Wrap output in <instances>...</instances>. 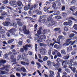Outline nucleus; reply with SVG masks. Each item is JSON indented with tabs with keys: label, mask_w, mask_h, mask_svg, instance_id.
Returning a JSON list of instances; mask_svg holds the SVG:
<instances>
[{
	"label": "nucleus",
	"mask_w": 77,
	"mask_h": 77,
	"mask_svg": "<svg viewBox=\"0 0 77 77\" xmlns=\"http://www.w3.org/2000/svg\"><path fill=\"white\" fill-rule=\"evenodd\" d=\"M71 39L70 38L67 39L65 42V43H64L63 44V45L64 46H68L69 45L71 44V45H73V44H75V41H74L73 42L72 41H71Z\"/></svg>",
	"instance_id": "1"
},
{
	"label": "nucleus",
	"mask_w": 77,
	"mask_h": 77,
	"mask_svg": "<svg viewBox=\"0 0 77 77\" xmlns=\"http://www.w3.org/2000/svg\"><path fill=\"white\" fill-rule=\"evenodd\" d=\"M56 62H57L56 63L54 62L53 63L52 65L54 67L60 66V62L62 63L63 62V60L60 59L59 58H58L56 60Z\"/></svg>",
	"instance_id": "2"
},
{
	"label": "nucleus",
	"mask_w": 77,
	"mask_h": 77,
	"mask_svg": "<svg viewBox=\"0 0 77 77\" xmlns=\"http://www.w3.org/2000/svg\"><path fill=\"white\" fill-rule=\"evenodd\" d=\"M28 5L29 7V10L30 11H32L33 9H35L37 8V6H38V5L37 4H34L33 5H30V4L29 3L28 4Z\"/></svg>",
	"instance_id": "3"
},
{
	"label": "nucleus",
	"mask_w": 77,
	"mask_h": 77,
	"mask_svg": "<svg viewBox=\"0 0 77 77\" xmlns=\"http://www.w3.org/2000/svg\"><path fill=\"white\" fill-rule=\"evenodd\" d=\"M47 20L48 21H51V23L49 24L51 26H53L55 24V22H54V20L50 16L48 17L47 18Z\"/></svg>",
	"instance_id": "4"
},
{
	"label": "nucleus",
	"mask_w": 77,
	"mask_h": 77,
	"mask_svg": "<svg viewBox=\"0 0 77 77\" xmlns=\"http://www.w3.org/2000/svg\"><path fill=\"white\" fill-rule=\"evenodd\" d=\"M9 4L14 6V8H16L17 6V2L15 1H11L9 2Z\"/></svg>",
	"instance_id": "5"
},
{
	"label": "nucleus",
	"mask_w": 77,
	"mask_h": 77,
	"mask_svg": "<svg viewBox=\"0 0 77 77\" xmlns=\"http://www.w3.org/2000/svg\"><path fill=\"white\" fill-rule=\"evenodd\" d=\"M7 15L8 13L6 12L2 13L1 14V16H0V19L1 20H3V19H4V18L6 17V15Z\"/></svg>",
	"instance_id": "6"
},
{
	"label": "nucleus",
	"mask_w": 77,
	"mask_h": 77,
	"mask_svg": "<svg viewBox=\"0 0 77 77\" xmlns=\"http://www.w3.org/2000/svg\"><path fill=\"white\" fill-rule=\"evenodd\" d=\"M17 71H22L23 72H26V70L24 67H22L21 68H17Z\"/></svg>",
	"instance_id": "7"
},
{
	"label": "nucleus",
	"mask_w": 77,
	"mask_h": 77,
	"mask_svg": "<svg viewBox=\"0 0 77 77\" xmlns=\"http://www.w3.org/2000/svg\"><path fill=\"white\" fill-rule=\"evenodd\" d=\"M17 6H19L18 8V10H21L22 9V7L21 6L22 5V2L20 1H18L17 3Z\"/></svg>",
	"instance_id": "8"
},
{
	"label": "nucleus",
	"mask_w": 77,
	"mask_h": 77,
	"mask_svg": "<svg viewBox=\"0 0 77 77\" xmlns=\"http://www.w3.org/2000/svg\"><path fill=\"white\" fill-rule=\"evenodd\" d=\"M69 64V60H65L63 61V62L62 63V66H64V65H68Z\"/></svg>",
	"instance_id": "9"
},
{
	"label": "nucleus",
	"mask_w": 77,
	"mask_h": 77,
	"mask_svg": "<svg viewBox=\"0 0 77 77\" xmlns=\"http://www.w3.org/2000/svg\"><path fill=\"white\" fill-rule=\"evenodd\" d=\"M31 47V45H28V44H26L25 46H23V48H24L25 49V51H27V50H28V47Z\"/></svg>",
	"instance_id": "10"
},
{
	"label": "nucleus",
	"mask_w": 77,
	"mask_h": 77,
	"mask_svg": "<svg viewBox=\"0 0 77 77\" xmlns=\"http://www.w3.org/2000/svg\"><path fill=\"white\" fill-rule=\"evenodd\" d=\"M9 32L13 35H15V29H11L10 30H9Z\"/></svg>",
	"instance_id": "11"
},
{
	"label": "nucleus",
	"mask_w": 77,
	"mask_h": 77,
	"mask_svg": "<svg viewBox=\"0 0 77 77\" xmlns=\"http://www.w3.org/2000/svg\"><path fill=\"white\" fill-rule=\"evenodd\" d=\"M53 5L52 6V8H53L54 10H56L57 9V8L56 7V4L55 3H53Z\"/></svg>",
	"instance_id": "12"
},
{
	"label": "nucleus",
	"mask_w": 77,
	"mask_h": 77,
	"mask_svg": "<svg viewBox=\"0 0 77 77\" xmlns=\"http://www.w3.org/2000/svg\"><path fill=\"white\" fill-rule=\"evenodd\" d=\"M10 24V22H9L5 21V22H3L2 23L3 25L4 26H8Z\"/></svg>",
	"instance_id": "13"
},
{
	"label": "nucleus",
	"mask_w": 77,
	"mask_h": 77,
	"mask_svg": "<svg viewBox=\"0 0 77 77\" xmlns=\"http://www.w3.org/2000/svg\"><path fill=\"white\" fill-rule=\"evenodd\" d=\"M50 74L49 75V77H54V73L52 71H50L49 72Z\"/></svg>",
	"instance_id": "14"
},
{
	"label": "nucleus",
	"mask_w": 77,
	"mask_h": 77,
	"mask_svg": "<svg viewBox=\"0 0 77 77\" xmlns=\"http://www.w3.org/2000/svg\"><path fill=\"white\" fill-rule=\"evenodd\" d=\"M41 30H38L37 31V34H35V36H37V38H39V35H41Z\"/></svg>",
	"instance_id": "15"
},
{
	"label": "nucleus",
	"mask_w": 77,
	"mask_h": 77,
	"mask_svg": "<svg viewBox=\"0 0 77 77\" xmlns=\"http://www.w3.org/2000/svg\"><path fill=\"white\" fill-rule=\"evenodd\" d=\"M47 64L49 68H51V61L48 60L47 61Z\"/></svg>",
	"instance_id": "16"
},
{
	"label": "nucleus",
	"mask_w": 77,
	"mask_h": 77,
	"mask_svg": "<svg viewBox=\"0 0 77 77\" xmlns=\"http://www.w3.org/2000/svg\"><path fill=\"white\" fill-rule=\"evenodd\" d=\"M27 15V12L26 11L22 12V13L20 14L21 18H23L24 17V15Z\"/></svg>",
	"instance_id": "17"
},
{
	"label": "nucleus",
	"mask_w": 77,
	"mask_h": 77,
	"mask_svg": "<svg viewBox=\"0 0 77 77\" xmlns=\"http://www.w3.org/2000/svg\"><path fill=\"white\" fill-rule=\"evenodd\" d=\"M20 63L21 65H23V66H24L25 65H29V63H26L25 62L21 61L20 62Z\"/></svg>",
	"instance_id": "18"
},
{
	"label": "nucleus",
	"mask_w": 77,
	"mask_h": 77,
	"mask_svg": "<svg viewBox=\"0 0 77 77\" xmlns=\"http://www.w3.org/2000/svg\"><path fill=\"white\" fill-rule=\"evenodd\" d=\"M69 57H70L69 54H68L66 56H64L63 58L64 59H65V60H67V59H69Z\"/></svg>",
	"instance_id": "19"
},
{
	"label": "nucleus",
	"mask_w": 77,
	"mask_h": 77,
	"mask_svg": "<svg viewBox=\"0 0 77 77\" xmlns=\"http://www.w3.org/2000/svg\"><path fill=\"white\" fill-rule=\"evenodd\" d=\"M23 32H24V34H26V35H29L30 33V31L29 30H27V29H26L23 31Z\"/></svg>",
	"instance_id": "20"
},
{
	"label": "nucleus",
	"mask_w": 77,
	"mask_h": 77,
	"mask_svg": "<svg viewBox=\"0 0 77 77\" xmlns=\"http://www.w3.org/2000/svg\"><path fill=\"white\" fill-rule=\"evenodd\" d=\"M65 70L66 72L68 73V74H69L71 72V71H70V69H68V68H66L65 69Z\"/></svg>",
	"instance_id": "21"
},
{
	"label": "nucleus",
	"mask_w": 77,
	"mask_h": 77,
	"mask_svg": "<svg viewBox=\"0 0 77 77\" xmlns=\"http://www.w3.org/2000/svg\"><path fill=\"white\" fill-rule=\"evenodd\" d=\"M57 3H58L57 4V5L58 6H61V3H60V0H56V1Z\"/></svg>",
	"instance_id": "22"
},
{
	"label": "nucleus",
	"mask_w": 77,
	"mask_h": 77,
	"mask_svg": "<svg viewBox=\"0 0 77 77\" xmlns=\"http://www.w3.org/2000/svg\"><path fill=\"white\" fill-rule=\"evenodd\" d=\"M17 24L20 27H22L23 26V23L20 21H18L17 22Z\"/></svg>",
	"instance_id": "23"
},
{
	"label": "nucleus",
	"mask_w": 77,
	"mask_h": 77,
	"mask_svg": "<svg viewBox=\"0 0 77 77\" xmlns=\"http://www.w3.org/2000/svg\"><path fill=\"white\" fill-rule=\"evenodd\" d=\"M37 38L38 39L37 41V42L40 43V42H42V38H41L37 37Z\"/></svg>",
	"instance_id": "24"
},
{
	"label": "nucleus",
	"mask_w": 77,
	"mask_h": 77,
	"mask_svg": "<svg viewBox=\"0 0 77 77\" xmlns=\"http://www.w3.org/2000/svg\"><path fill=\"white\" fill-rule=\"evenodd\" d=\"M29 7L28 5L25 6L24 8V10L25 11H28L29 10Z\"/></svg>",
	"instance_id": "25"
},
{
	"label": "nucleus",
	"mask_w": 77,
	"mask_h": 77,
	"mask_svg": "<svg viewBox=\"0 0 77 77\" xmlns=\"http://www.w3.org/2000/svg\"><path fill=\"white\" fill-rule=\"evenodd\" d=\"M54 14H53L54 15H57L59 14V11H54Z\"/></svg>",
	"instance_id": "26"
},
{
	"label": "nucleus",
	"mask_w": 77,
	"mask_h": 77,
	"mask_svg": "<svg viewBox=\"0 0 77 77\" xmlns=\"http://www.w3.org/2000/svg\"><path fill=\"white\" fill-rule=\"evenodd\" d=\"M39 38H40L42 39H46V37L45 35H41Z\"/></svg>",
	"instance_id": "27"
},
{
	"label": "nucleus",
	"mask_w": 77,
	"mask_h": 77,
	"mask_svg": "<svg viewBox=\"0 0 77 77\" xmlns=\"http://www.w3.org/2000/svg\"><path fill=\"white\" fill-rule=\"evenodd\" d=\"M14 39H11L8 41V44H11V43H12V42H14Z\"/></svg>",
	"instance_id": "28"
},
{
	"label": "nucleus",
	"mask_w": 77,
	"mask_h": 77,
	"mask_svg": "<svg viewBox=\"0 0 77 77\" xmlns=\"http://www.w3.org/2000/svg\"><path fill=\"white\" fill-rule=\"evenodd\" d=\"M72 49V46L70 47L69 46L67 48V51H69V50L70 51H71V50Z\"/></svg>",
	"instance_id": "29"
},
{
	"label": "nucleus",
	"mask_w": 77,
	"mask_h": 77,
	"mask_svg": "<svg viewBox=\"0 0 77 77\" xmlns=\"http://www.w3.org/2000/svg\"><path fill=\"white\" fill-rule=\"evenodd\" d=\"M38 27V24H35L34 25V32H35L37 30V27Z\"/></svg>",
	"instance_id": "30"
},
{
	"label": "nucleus",
	"mask_w": 77,
	"mask_h": 77,
	"mask_svg": "<svg viewBox=\"0 0 77 77\" xmlns=\"http://www.w3.org/2000/svg\"><path fill=\"white\" fill-rule=\"evenodd\" d=\"M12 52L13 53V54H14V55L17 54V52H16V50L15 49H13L12 51Z\"/></svg>",
	"instance_id": "31"
},
{
	"label": "nucleus",
	"mask_w": 77,
	"mask_h": 77,
	"mask_svg": "<svg viewBox=\"0 0 77 77\" xmlns=\"http://www.w3.org/2000/svg\"><path fill=\"white\" fill-rule=\"evenodd\" d=\"M6 62H7V61L6 60H2L0 61V64L1 63H6Z\"/></svg>",
	"instance_id": "32"
},
{
	"label": "nucleus",
	"mask_w": 77,
	"mask_h": 77,
	"mask_svg": "<svg viewBox=\"0 0 77 77\" xmlns=\"http://www.w3.org/2000/svg\"><path fill=\"white\" fill-rule=\"evenodd\" d=\"M55 18L56 20H60L61 19V17L59 16H55Z\"/></svg>",
	"instance_id": "33"
},
{
	"label": "nucleus",
	"mask_w": 77,
	"mask_h": 77,
	"mask_svg": "<svg viewBox=\"0 0 77 77\" xmlns=\"http://www.w3.org/2000/svg\"><path fill=\"white\" fill-rule=\"evenodd\" d=\"M61 54H64V55H66V53L65 52V50H61Z\"/></svg>",
	"instance_id": "34"
},
{
	"label": "nucleus",
	"mask_w": 77,
	"mask_h": 77,
	"mask_svg": "<svg viewBox=\"0 0 77 77\" xmlns=\"http://www.w3.org/2000/svg\"><path fill=\"white\" fill-rule=\"evenodd\" d=\"M48 59V58L47 57L45 56L43 59V61H46V60H47Z\"/></svg>",
	"instance_id": "35"
},
{
	"label": "nucleus",
	"mask_w": 77,
	"mask_h": 77,
	"mask_svg": "<svg viewBox=\"0 0 77 77\" xmlns=\"http://www.w3.org/2000/svg\"><path fill=\"white\" fill-rule=\"evenodd\" d=\"M68 25H69V26H70L72 25V20H68Z\"/></svg>",
	"instance_id": "36"
},
{
	"label": "nucleus",
	"mask_w": 77,
	"mask_h": 77,
	"mask_svg": "<svg viewBox=\"0 0 77 77\" xmlns=\"http://www.w3.org/2000/svg\"><path fill=\"white\" fill-rule=\"evenodd\" d=\"M3 4H8L9 3V1L8 0H5L2 2Z\"/></svg>",
	"instance_id": "37"
},
{
	"label": "nucleus",
	"mask_w": 77,
	"mask_h": 77,
	"mask_svg": "<svg viewBox=\"0 0 77 77\" xmlns=\"http://www.w3.org/2000/svg\"><path fill=\"white\" fill-rule=\"evenodd\" d=\"M1 72V74L2 75H5V74H6V71H0Z\"/></svg>",
	"instance_id": "38"
},
{
	"label": "nucleus",
	"mask_w": 77,
	"mask_h": 77,
	"mask_svg": "<svg viewBox=\"0 0 77 77\" xmlns=\"http://www.w3.org/2000/svg\"><path fill=\"white\" fill-rule=\"evenodd\" d=\"M75 35V34H74L71 33L69 35V37L70 38H72L74 37Z\"/></svg>",
	"instance_id": "39"
},
{
	"label": "nucleus",
	"mask_w": 77,
	"mask_h": 77,
	"mask_svg": "<svg viewBox=\"0 0 77 77\" xmlns=\"http://www.w3.org/2000/svg\"><path fill=\"white\" fill-rule=\"evenodd\" d=\"M62 15L63 17H66L67 16V14L66 13L63 12L62 13Z\"/></svg>",
	"instance_id": "40"
},
{
	"label": "nucleus",
	"mask_w": 77,
	"mask_h": 77,
	"mask_svg": "<svg viewBox=\"0 0 77 77\" xmlns=\"http://www.w3.org/2000/svg\"><path fill=\"white\" fill-rule=\"evenodd\" d=\"M14 57H15V56L14 55H11L10 57V59H11V60H13L14 59Z\"/></svg>",
	"instance_id": "41"
},
{
	"label": "nucleus",
	"mask_w": 77,
	"mask_h": 77,
	"mask_svg": "<svg viewBox=\"0 0 77 77\" xmlns=\"http://www.w3.org/2000/svg\"><path fill=\"white\" fill-rule=\"evenodd\" d=\"M60 30V28H56L54 29V30L56 32L59 31Z\"/></svg>",
	"instance_id": "42"
},
{
	"label": "nucleus",
	"mask_w": 77,
	"mask_h": 77,
	"mask_svg": "<svg viewBox=\"0 0 77 77\" xmlns=\"http://www.w3.org/2000/svg\"><path fill=\"white\" fill-rule=\"evenodd\" d=\"M75 9V7H73L72 8H70V11L73 12L74 10Z\"/></svg>",
	"instance_id": "43"
},
{
	"label": "nucleus",
	"mask_w": 77,
	"mask_h": 77,
	"mask_svg": "<svg viewBox=\"0 0 77 77\" xmlns=\"http://www.w3.org/2000/svg\"><path fill=\"white\" fill-rule=\"evenodd\" d=\"M4 57L5 59H8V54H5L4 55Z\"/></svg>",
	"instance_id": "44"
},
{
	"label": "nucleus",
	"mask_w": 77,
	"mask_h": 77,
	"mask_svg": "<svg viewBox=\"0 0 77 77\" xmlns=\"http://www.w3.org/2000/svg\"><path fill=\"white\" fill-rule=\"evenodd\" d=\"M13 26L14 27L17 28V24L16 23H13Z\"/></svg>",
	"instance_id": "45"
},
{
	"label": "nucleus",
	"mask_w": 77,
	"mask_h": 77,
	"mask_svg": "<svg viewBox=\"0 0 77 77\" xmlns=\"http://www.w3.org/2000/svg\"><path fill=\"white\" fill-rule=\"evenodd\" d=\"M22 28L23 29L22 30L23 31H24V30H26V25H24L22 27Z\"/></svg>",
	"instance_id": "46"
},
{
	"label": "nucleus",
	"mask_w": 77,
	"mask_h": 77,
	"mask_svg": "<svg viewBox=\"0 0 77 77\" xmlns=\"http://www.w3.org/2000/svg\"><path fill=\"white\" fill-rule=\"evenodd\" d=\"M69 18L70 20H73V21H76V19H75V18H74L72 17H69Z\"/></svg>",
	"instance_id": "47"
},
{
	"label": "nucleus",
	"mask_w": 77,
	"mask_h": 77,
	"mask_svg": "<svg viewBox=\"0 0 77 77\" xmlns=\"http://www.w3.org/2000/svg\"><path fill=\"white\" fill-rule=\"evenodd\" d=\"M22 59H25V58H26L25 57H26V56L25 55V54L23 53L22 54Z\"/></svg>",
	"instance_id": "48"
},
{
	"label": "nucleus",
	"mask_w": 77,
	"mask_h": 77,
	"mask_svg": "<svg viewBox=\"0 0 77 77\" xmlns=\"http://www.w3.org/2000/svg\"><path fill=\"white\" fill-rule=\"evenodd\" d=\"M36 64L38 66V69H39L40 67H41V64H40V63H36Z\"/></svg>",
	"instance_id": "49"
},
{
	"label": "nucleus",
	"mask_w": 77,
	"mask_h": 77,
	"mask_svg": "<svg viewBox=\"0 0 77 77\" xmlns=\"http://www.w3.org/2000/svg\"><path fill=\"white\" fill-rule=\"evenodd\" d=\"M76 53V52H75V51H74L71 52V55H72V56H74V54H75Z\"/></svg>",
	"instance_id": "50"
},
{
	"label": "nucleus",
	"mask_w": 77,
	"mask_h": 77,
	"mask_svg": "<svg viewBox=\"0 0 77 77\" xmlns=\"http://www.w3.org/2000/svg\"><path fill=\"white\" fill-rule=\"evenodd\" d=\"M58 38L60 39H63V36L61 35H60L58 36Z\"/></svg>",
	"instance_id": "51"
},
{
	"label": "nucleus",
	"mask_w": 77,
	"mask_h": 77,
	"mask_svg": "<svg viewBox=\"0 0 77 77\" xmlns=\"http://www.w3.org/2000/svg\"><path fill=\"white\" fill-rule=\"evenodd\" d=\"M21 55H19L17 56V60H20V59H21Z\"/></svg>",
	"instance_id": "52"
},
{
	"label": "nucleus",
	"mask_w": 77,
	"mask_h": 77,
	"mask_svg": "<svg viewBox=\"0 0 77 77\" xmlns=\"http://www.w3.org/2000/svg\"><path fill=\"white\" fill-rule=\"evenodd\" d=\"M73 65L74 66H76L77 65V62H73Z\"/></svg>",
	"instance_id": "53"
},
{
	"label": "nucleus",
	"mask_w": 77,
	"mask_h": 77,
	"mask_svg": "<svg viewBox=\"0 0 77 77\" xmlns=\"http://www.w3.org/2000/svg\"><path fill=\"white\" fill-rule=\"evenodd\" d=\"M75 60V58L73 57V59H71V60H70L69 61V63H72L74 61V60Z\"/></svg>",
	"instance_id": "54"
},
{
	"label": "nucleus",
	"mask_w": 77,
	"mask_h": 77,
	"mask_svg": "<svg viewBox=\"0 0 77 77\" xmlns=\"http://www.w3.org/2000/svg\"><path fill=\"white\" fill-rule=\"evenodd\" d=\"M18 44L19 45H22L23 44V42L22 41H20L18 42Z\"/></svg>",
	"instance_id": "55"
},
{
	"label": "nucleus",
	"mask_w": 77,
	"mask_h": 77,
	"mask_svg": "<svg viewBox=\"0 0 77 77\" xmlns=\"http://www.w3.org/2000/svg\"><path fill=\"white\" fill-rule=\"evenodd\" d=\"M68 27H67L65 26L64 27V30L65 31H68Z\"/></svg>",
	"instance_id": "56"
},
{
	"label": "nucleus",
	"mask_w": 77,
	"mask_h": 77,
	"mask_svg": "<svg viewBox=\"0 0 77 77\" xmlns=\"http://www.w3.org/2000/svg\"><path fill=\"white\" fill-rule=\"evenodd\" d=\"M57 55L58 57H61V54L60 52H57Z\"/></svg>",
	"instance_id": "57"
},
{
	"label": "nucleus",
	"mask_w": 77,
	"mask_h": 77,
	"mask_svg": "<svg viewBox=\"0 0 77 77\" xmlns=\"http://www.w3.org/2000/svg\"><path fill=\"white\" fill-rule=\"evenodd\" d=\"M65 6H63L61 8V10L62 11H64V10H65Z\"/></svg>",
	"instance_id": "58"
},
{
	"label": "nucleus",
	"mask_w": 77,
	"mask_h": 77,
	"mask_svg": "<svg viewBox=\"0 0 77 77\" xmlns=\"http://www.w3.org/2000/svg\"><path fill=\"white\" fill-rule=\"evenodd\" d=\"M0 33H5V29H2L1 31H0Z\"/></svg>",
	"instance_id": "59"
},
{
	"label": "nucleus",
	"mask_w": 77,
	"mask_h": 77,
	"mask_svg": "<svg viewBox=\"0 0 77 77\" xmlns=\"http://www.w3.org/2000/svg\"><path fill=\"white\" fill-rule=\"evenodd\" d=\"M58 72H59H59H62V69H61L60 67L59 69H58Z\"/></svg>",
	"instance_id": "60"
},
{
	"label": "nucleus",
	"mask_w": 77,
	"mask_h": 77,
	"mask_svg": "<svg viewBox=\"0 0 77 77\" xmlns=\"http://www.w3.org/2000/svg\"><path fill=\"white\" fill-rule=\"evenodd\" d=\"M73 27L75 30H77V25L75 24L73 26Z\"/></svg>",
	"instance_id": "61"
},
{
	"label": "nucleus",
	"mask_w": 77,
	"mask_h": 77,
	"mask_svg": "<svg viewBox=\"0 0 77 77\" xmlns=\"http://www.w3.org/2000/svg\"><path fill=\"white\" fill-rule=\"evenodd\" d=\"M63 25L64 26H68V23L66 22H65L63 23Z\"/></svg>",
	"instance_id": "62"
},
{
	"label": "nucleus",
	"mask_w": 77,
	"mask_h": 77,
	"mask_svg": "<svg viewBox=\"0 0 77 77\" xmlns=\"http://www.w3.org/2000/svg\"><path fill=\"white\" fill-rule=\"evenodd\" d=\"M76 3V2L75 1V0H72L71 2V4H75V3Z\"/></svg>",
	"instance_id": "63"
},
{
	"label": "nucleus",
	"mask_w": 77,
	"mask_h": 77,
	"mask_svg": "<svg viewBox=\"0 0 77 77\" xmlns=\"http://www.w3.org/2000/svg\"><path fill=\"white\" fill-rule=\"evenodd\" d=\"M44 10L45 12H47V7L45 6L44 8Z\"/></svg>",
	"instance_id": "64"
}]
</instances>
